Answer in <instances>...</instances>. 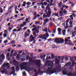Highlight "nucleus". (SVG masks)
<instances>
[{
	"label": "nucleus",
	"mask_w": 76,
	"mask_h": 76,
	"mask_svg": "<svg viewBox=\"0 0 76 76\" xmlns=\"http://www.w3.org/2000/svg\"><path fill=\"white\" fill-rule=\"evenodd\" d=\"M10 55V53L8 52L6 55V57H9Z\"/></svg>",
	"instance_id": "nucleus-40"
},
{
	"label": "nucleus",
	"mask_w": 76,
	"mask_h": 76,
	"mask_svg": "<svg viewBox=\"0 0 76 76\" xmlns=\"http://www.w3.org/2000/svg\"><path fill=\"white\" fill-rule=\"evenodd\" d=\"M24 26L23 25V24H21L20 25V28H22V27Z\"/></svg>",
	"instance_id": "nucleus-46"
},
{
	"label": "nucleus",
	"mask_w": 76,
	"mask_h": 76,
	"mask_svg": "<svg viewBox=\"0 0 76 76\" xmlns=\"http://www.w3.org/2000/svg\"><path fill=\"white\" fill-rule=\"evenodd\" d=\"M68 41H69V40H68V39H66V38H65V42H68Z\"/></svg>",
	"instance_id": "nucleus-44"
},
{
	"label": "nucleus",
	"mask_w": 76,
	"mask_h": 76,
	"mask_svg": "<svg viewBox=\"0 0 76 76\" xmlns=\"http://www.w3.org/2000/svg\"><path fill=\"white\" fill-rule=\"evenodd\" d=\"M13 56H16V53H14L13 54Z\"/></svg>",
	"instance_id": "nucleus-64"
},
{
	"label": "nucleus",
	"mask_w": 76,
	"mask_h": 76,
	"mask_svg": "<svg viewBox=\"0 0 76 76\" xmlns=\"http://www.w3.org/2000/svg\"><path fill=\"white\" fill-rule=\"evenodd\" d=\"M65 60H69V58H67V57H66L65 58Z\"/></svg>",
	"instance_id": "nucleus-63"
},
{
	"label": "nucleus",
	"mask_w": 76,
	"mask_h": 76,
	"mask_svg": "<svg viewBox=\"0 0 76 76\" xmlns=\"http://www.w3.org/2000/svg\"><path fill=\"white\" fill-rule=\"evenodd\" d=\"M41 64V61L40 60H37L35 61V64L36 66H40V64Z\"/></svg>",
	"instance_id": "nucleus-7"
},
{
	"label": "nucleus",
	"mask_w": 76,
	"mask_h": 76,
	"mask_svg": "<svg viewBox=\"0 0 76 76\" xmlns=\"http://www.w3.org/2000/svg\"><path fill=\"white\" fill-rule=\"evenodd\" d=\"M55 63H56V64H58L60 63V62H59V61L58 60L57 58H55Z\"/></svg>",
	"instance_id": "nucleus-12"
},
{
	"label": "nucleus",
	"mask_w": 76,
	"mask_h": 76,
	"mask_svg": "<svg viewBox=\"0 0 76 76\" xmlns=\"http://www.w3.org/2000/svg\"><path fill=\"white\" fill-rule=\"evenodd\" d=\"M48 35H49L48 33H46V34H44L43 36V37H45V36H46L47 38H48L49 36Z\"/></svg>",
	"instance_id": "nucleus-19"
},
{
	"label": "nucleus",
	"mask_w": 76,
	"mask_h": 76,
	"mask_svg": "<svg viewBox=\"0 0 76 76\" xmlns=\"http://www.w3.org/2000/svg\"><path fill=\"white\" fill-rule=\"evenodd\" d=\"M55 4H53V3H52V2L50 3V6H55Z\"/></svg>",
	"instance_id": "nucleus-51"
},
{
	"label": "nucleus",
	"mask_w": 76,
	"mask_h": 76,
	"mask_svg": "<svg viewBox=\"0 0 76 76\" xmlns=\"http://www.w3.org/2000/svg\"><path fill=\"white\" fill-rule=\"evenodd\" d=\"M63 3H62V2H60L59 3H58V7L59 8H61V5Z\"/></svg>",
	"instance_id": "nucleus-18"
},
{
	"label": "nucleus",
	"mask_w": 76,
	"mask_h": 76,
	"mask_svg": "<svg viewBox=\"0 0 76 76\" xmlns=\"http://www.w3.org/2000/svg\"><path fill=\"white\" fill-rule=\"evenodd\" d=\"M69 23L70 25H72V24H73V22H72V21H70L69 22Z\"/></svg>",
	"instance_id": "nucleus-50"
},
{
	"label": "nucleus",
	"mask_w": 76,
	"mask_h": 76,
	"mask_svg": "<svg viewBox=\"0 0 76 76\" xmlns=\"http://www.w3.org/2000/svg\"><path fill=\"white\" fill-rule=\"evenodd\" d=\"M50 4H48L46 7V9L45 10V12L43 15V18H49L50 17L51 15V10L50 7Z\"/></svg>",
	"instance_id": "nucleus-1"
},
{
	"label": "nucleus",
	"mask_w": 76,
	"mask_h": 76,
	"mask_svg": "<svg viewBox=\"0 0 76 76\" xmlns=\"http://www.w3.org/2000/svg\"><path fill=\"white\" fill-rule=\"evenodd\" d=\"M9 65V63L4 64L1 68V69L2 70V71H1V72L3 74H4V73H7V70L5 68V67L6 66H8Z\"/></svg>",
	"instance_id": "nucleus-3"
},
{
	"label": "nucleus",
	"mask_w": 76,
	"mask_h": 76,
	"mask_svg": "<svg viewBox=\"0 0 76 76\" xmlns=\"http://www.w3.org/2000/svg\"><path fill=\"white\" fill-rule=\"evenodd\" d=\"M66 6V5H64V6L62 7V8L61 9V11H63V9H64V7H65Z\"/></svg>",
	"instance_id": "nucleus-29"
},
{
	"label": "nucleus",
	"mask_w": 76,
	"mask_h": 76,
	"mask_svg": "<svg viewBox=\"0 0 76 76\" xmlns=\"http://www.w3.org/2000/svg\"><path fill=\"white\" fill-rule=\"evenodd\" d=\"M48 20H49V19L48 18H46L45 20L44 21V22L45 23L47 22H48Z\"/></svg>",
	"instance_id": "nucleus-30"
},
{
	"label": "nucleus",
	"mask_w": 76,
	"mask_h": 76,
	"mask_svg": "<svg viewBox=\"0 0 76 76\" xmlns=\"http://www.w3.org/2000/svg\"><path fill=\"white\" fill-rule=\"evenodd\" d=\"M31 2H28L26 3V4L27 6H29V5H31Z\"/></svg>",
	"instance_id": "nucleus-23"
},
{
	"label": "nucleus",
	"mask_w": 76,
	"mask_h": 76,
	"mask_svg": "<svg viewBox=\"0 0 76 76\" xmlns=\"http://www.w3.org/2000/svg\"><path fill=\"white\" fill-rule=\"evenodd\" d=\"M73 76H76V72H75L73 73Z\"/></svg>",
	"instance_id": "nucleus-57"
},
{
	"label": "nucleus",
	"mask_w": 76,
	"mask_h": 76,
	"mask_svg": "<svg viewBox=\"0 0 76 76\" xmlns=\"http://www.w3.org/2000/svg\"><path fill=\"white\" fill-rule=\"evenodd\" d=\"M15 72V70H13L11 72L10 75H12L13 74H14V73Z\"/></svg>",
	"instance_id": "nucleus-34"
},
{
	"label": "nucleus",
	"mask_w": 76,
	"mask_h": 76,
	"mask_svg": "<svg viewBox=\"0 0 76 76\" xmlns=\"http://www.w3.org/2000/svg\"><path fill=\"white\" fill-rule=\"evenodd\" d=\"M10 43L12 45H13L15 43V40H12L10 42Z\"/></svg>",
	"instance_id": "nucleus-17"
},
{
	"label": "nucleus",
	"mask_w": 76,
	"mask_h": 76,
	"mask_svg": "<svg viewBox=\"0 0 76 76\" xmlns=\"http://www.w3.org/2000/svg\"><path fill=\"white\" fill-rule=\"evenodd\" d=\"M48 70L51 74H53L55 73H58L61 72V66H56L55 68H53L52 67H48Z\"/></svg>",
	"instance_id": "nucleus-2"
},
{
	"label": "nucleus",
	"mask_w": 76,
	"mask_h": 76,
	"mask_svg": "<svg viewBox=\"0 0 76 76\" xmlns=\"http://www.w3.org/2000/svg\"><path fill=\"white\" fill-rule=\"evenodd\" d=\"M51 57L52 59H54L55 58V57L54 56V55L53 54H51Z\"/></svg>",
	"instance_id": "nucleus-28"
},
{
	"label": "nucleus",
	"mask_w": 76,
	"mask_h": 76,
	"mask_svg": "<svg viewBox=\"0 0 76 76\" xmlns=\"http://www.w3.org/2000/svg\"><path fill=\"white\" fill-rule=\"evenodd\" d=\"M61 28H58V35H60V33H61Z\"/></svg>",
	"instance_id": "nucleus-14"
},
{
	"label": "nucleus",
	"mask_w": 76,
	"mask_h": 76,
	"mask_svg": "<svg viewBox=\"0 0 76 76\" xmlns=\"http://www.w3.org/2000/svg\"><path fill=\"white\" fill-rule=\"evenodd\" d=\"M5 58V56L3 54H2L0 56V65L2 64L3 62L1 60H3Z\"/></svg>",
	"instance_id": "nucleus-6"
},
{
	"label": "nucleus",
	"mask_w": 76,
	"mask_h": 76,
	"mask_svg": "<svg viewBox=\"0 0 76 76\" xmlns=\"http://www.w3.org/2000/svg\"><path fill=\"white\" fill-rule=\"evenodd\" d=\"M72 15V16H73V17H74V18H76V15L75 14V13H73Z\"/></svg>",
	"instance_id": "nucleus-47"
},
{
	"label": "nucleus",
	"mask_w": 76,
	"mask_h": 76,
	"mask_svg": "<svg viewBox=\"0 0 76 76\" xmlns=\"http://www.w3.org/2000/svg\"><path fill=\"white\" fill-rule=\"evenodd\" d=\"M19 56H20V55H19V54L17 55L16 56L17 58H19Z\"/></svg>",
	"instance_id": "nucleus-61"
},
{
	"label": "nucleus",
	"mask_w": 76,
	"mask_h": 76,
	"mask_svg": "<svg viewBox=\"0 0 76 76\" xmlns=\"http://www.w3.org/2000/svg\"><path fill=\"white\" fill-rule=\"evenodd\" d=\"M43 38V36L42 35H40L39 36V37L38 38H38H39V39H41V38Z\"/></svg>",
	"instance_id": "nucleus-24"
},
{
	"label": "nucleus",
	"mask_w": 76,
	"mask_h": 76,
	"mask_svg": "<svg viewBox=\"0 0 76 76\" xmlns=\"http://www.w3.org/2000/svg\"><path fill=\"white\" fill-rule=\"evenodd\" d=\"M60 57L61 60H64V56H60Z\"/></svg>",
	"instance_id": "nucleus-38"
},
{
	"label": "nucleus",
	"mask_w": 76,
	"mask_h": 76,
	"mask_svg": "<svg viewBox=\"0 0 76 76\" xmlns=\"http://www.w3.org/2000/svg\"><path fill=\"white\" fill-rule=\"evenodd\" d=\"M20 60L21 61H24L25 60V59L24 58H21Z\"/></svg>",
	"instance_id": "nucleus-43"
},
{
	"label": "nucleus",
	"mask_w": 76,
	"mask_h": 76,
	"mask_svg": "<svg viewBox=\"0 0 76 76\" xmlns=\"http://www.w3.org/2000/svg\"><path fill=\"white\" fill-rule=\"evenodd\" d=\"M39 28H36V30H34V28H33L31 30L32 31H38L39 30Z\"/></svg>",
	"instance_id": "nucleus-26"
},
{
	"label": "nucleus",
	"mask_w": 76,
	"mask_h": 76,
	"mask_svg": "<svg viewBox=\"0 0 76 76\" xmlns=\"http://www.w3.org/2000/svg\"><path fill=\"white\" fill-rule=\"evenodd\" d=\"M40 26H37V27H36L34 28V30H36L37 29V28H39Z\"/></svg>",
	"instance_id": "nucleus-32"
},
{
	"label": "nucleus",
	"mask_w": 76,
	"mask_h": 76,
	"mask_svg": "<svg viewBox=\"0 0 76 76\" xmlns=\"http://www.w3.org/2000/svg\"><path fill=\"white\" fill-rule=\"evenodd\" d=\"M26 69H27L28 72H29L30 71H31V68H28L27 67Z\"/></svg>",
	"instance_id": "nucleus-41"
},
{
	"label": "nucleus",
	"mask_w": 76,
	"mask_h": 76,
	"mask_svg": "<svg viewBox=\"0 0 76 76\" xmlns=\"http://www.w3.org/2000/svg\"><path fill=\"white\" fill-rule=\"evenodd\" d=\"M46 63H48V64H49V63L50 62V60L46 61Z\"/></svg>",
	"instance_id": "nucleus-52"
},
{
	"label": "nucleus",
	"mask_w": 76,
	"mask_h": 76,
	"mask_svg": "<svg viewBox=\"0 0 76 76\" xmlns=\"http://www.w3.org/2000/svg\"><path fill=\"white\" fill-rule=\"evenodd\" d=\"M33 34L34 37H37V35H37V34H36V32H34L33 33Z\"/></svg>",
	"instance_id": "nucleus-20"
},
{
	"label": "nucleus",
	"mask_w": 76,
	"mask_h": 76,
	"mask_svg": "<svg viewBox=\"0 0 76 76\" xmlns=\"http://www.w3.org/2000/svg\"><path fill=\"white\" fill-rule=\"evenodd\" d=\"M4 33H6V34H7V33H9V32H8V31H7V30H4Z\"/></svg>",
	"instance_id": "nucleus-45"
},
{
	"label": "nucleus",
	"mask_w": 76,
	"mask_h": 76,
	"mask_svg": "<svg viewBox=\"0 0 76 76\" xmlns=\"http://www.w3.org/2000/svg\"><path fill=\"white\" fill-rule=\"evenodd\" d=\"M68 75H69V76H73V74L72 72H69Z\"/></svg>",
	"instance_id": "nucleus-37"
},
{
	"label": "nucleus",
	"mask_w": 76,
	"mask_h": 76,
	"mask_svg": "<svg viewBox=\"0 0 76 76\" xmlns=\"http://www.w3.org/2000/svg\"><path fill=\"white\" fill-rule=\"evenodd\" d=\"M7 58L8 59V61H10V57H7Z\"/></svg>",
	"instance_id": "nucleus-49"
},
{
	"label": "nucleus",
	"mask_w": 76,
	"mask_h": 76,
	"mask_svg": "<svg viewBox=\"0 0 76 76\" xmlns=\"http://www.w3.org/2000/svg\"><path fill=\"white\" fill-rule=\"evenodd\" d=\"M28 65V64L26 62H24L20 64V66L21 68L26 69L27 68V66Z\"/></svg>",
	"instance_id": "nucleus-5"
},
{
	"label": "nucleus",
	"mask_w": 76,
	"mask_h": 76,
	"mask_svg": "<svg viewBox=\"0 0 76 76\" xmlns=\"http://www.w3.org/2000/svg\"><path fill=\"white\" fill-rule=\"evenodd\" d=\"M29 34L28 33V34H27V33H26V32H25V35H24V38H27L26 36L28 37V36H29Z\"/></svg>",
	"instance_id": "nucleus-13"
},
{
	"label": "nucleus",
	"mask_w": 76,
	"mask_h": 76,
	"mask_svg": "<svg viewBox=\"0 0 76 76\" xmlns=\"http://www.w3.org/2000/svg\"><path fill=\"white\" fill-rule=\"evenodd\" d=\"M54 15L55 16H58V13H56V12L54 13Z\"/></svg>",
	"instance_id": "nucleus-36"
},
{
	"label": "nucleus",
	"mask_w": 76,
	"mask_h": 76,
	"mask_svg": "<svg viewBox=\"0 0 76 76\" xmlns=\"http://www.w3.org/2000/svg\"><path fill=\"white\" fill-rule=\"evenodd\" d=\"M66 73H67V71L66 69H64V70L62 71V73L64 75H67V74H66Z\"/></svg>",
	"instance_id": "nucleus-9"
},
{
	"label": "nucleus",
	"mask_w": 76,
	"mask_h": 76,
	"mask_svg": "<svg viewBox=\"0 0 76 76\" xmlns=\"http://www.w3.org/2000/svg\"><path fill=\"white\" fill-rule=\"evenodd\" d=\"M54 65L53 62L51 61L49 62V63L48 64V66H50V67H52V66H53V65Z\"/></svg>",
	"instance_id": "nucleus-10"
},
{
	"label": "nucleus",
	"mask_w": 76,
	"mask_h": 76,
	"mask_svg": "<svg viewBox=\"0 0 76 76\" xmlns=\"http://www.w3.org/2000/svg\"><path fill=\"white\" fill-rule=\"evenodd\" d=\"M34 38H35V37H33V35H31L30 37L29 38V39L31 40V42H32V41H34Z\"/></svg>",
	"instance_id": "nucleus-8"
},
{
	"label": "nucleus",
	"mask_w": 76,
	"mask_h": 76,
	"mask_svg": "<svg viewBox=\"0 0 76 76\" xmlns=\"http://www.w3.org/2000/svg\"><path fill=\"white\" fill-rule=\"evenodd\" d=\"M0 12L1 13H2L3 12V8H1V9L0 10Z\"/></svg>",
	"instance_id": "nucleus-54"
},
{
	"label": "nucleus",
	"mask_w": 76,
	"mask_h": 76,
	"mask_svg": "<svg viewBox=\"0 0 76 76\" xmlns=\"http://www.w3.org/2000/svg\"><path fill=\"white\" fill-rule=\"evenodd\" d=\"M13 7V5H12L10 7H8V9H12Z\"/></svg>",
	"instance_id": "nucleus-31"
},
{
	"label": "nucleus",
	"mask_w": 76,
	"mask_h": 76,
	"mask_svg": "<svg viewBox=\"0 0 76 76\" xmlns=\"http://www.w3.org/2000/svg\"><path fill=\"white\" fill-rule=\"evenodd\" d=\"M11 68L12 70H15V67L14 66H12Z\"/></svg>",
	"instance_id": "nucleus-55"
},
{
	"label": "nucleus",
	"mask_w": 76,
	"mask_h": 76,
	"mask_svg": "<svg viewBox=\"0 0 76 76\" xmlns=\"http://www.w3.org/2000/svg\"><path fill=\"white\" fill-rule=\"evenodd\" d=\"M39 22H38V21H37L35 23V25H37V24H39Z\"/></svg>",
	"instance_id": "nucleus-58"
},
{
	"label": "nucleus",
	"mask_w": 76,
	"mask_h": 76,
	"mask_svg": "<svg viewBox=\"0 0 76 76\" xmlns=\"http://www.w3.org/2000/svg\"><path fill=\"white\" fill-rule=\"evenodd\" d=\"M54 42H56V44H62L64 43V39H61L60 40V39L59 38H56L55 39V40Z\"/></svg>",
	"instance_id": "nucleus-4"
},
{
	"label": "nucleus",
	"mask_w": 76,
	"mask_h": 76,
	"mask_svg": "<svg viewBox=\"0 0 76 76\" xmlns=\"http://www.w3.org/2000/svg\"><path fill=\"white\" fill-rule=\"evenodd\" d=\"M53 25V23L50 22V26H51Z\"/></svg>",
	"instance_id": "nucleus-62"
},
{
	"label": "nucleus",
	"mask_w": 76,
	"mask_h": 76,
	"mask_svg": "<svg viewBox=\"0 0 76 76\" xmlns=\"http://www.w3.org/2000/svg\"><path fill=\"white\" fill-rule=\"evenodd\" d=\"M68 45H74L73 43L71 42H68Z\"/></svg>",
	"instance_id": "nucleus-25"
},
{
	"label": "nucleus",
	"mask_w": 76,
	"mask_h": 76,
	"mask_svg": "<svg viewBox=\"0 0 76 76\" xmlns=\"http://www.w3.org/2000/svg\"><path fill=\"white\" fill-rule=\"evenodd\" d=\"M3 37L5 38L6 37H7V34H6V33L4 34Z\"/></svg>",
	"instance_id": "nucleus-39"
},
{
	"label": "nucleus",
	"mask_w": 76,
	"mask_h": 76,
	"mask_svg": "<svg viewBox=\"0 0 76 76\" xmlns=\"http://www.w3.org/2000/svg\"><path fill=\"white\" fill-rule=\"evenodd\" d=\"M66 10H64L63 12L64 13V14H66V13H67V11H65Z\"/></svg>",
	"instance_id": "nucleus-48"
},
{
	"label": "nucleus",
	"mask_w": 76,
	"mask_h": 76,
	"mask_svg": "<svg viewBox=\"0 0 76 76\" xmlns=\"http://www.w3.org/2000/svg\"><path fill=\"white\" fill-rule=\"evenodd\" d=\"M26 2L25 1L23 2V4H22V6L23 7H25V6H26Z\"/></svg>",
	"instance_id": "nucleus-22"
},
{
	"label": "nucleus",
	"mask_w": 76,
	"mask_h": 76,
	"mask_svg": "<svg viewBox=\"0 0 76 76\" xmlns=\"http://www.w3.org/2000/svg\"><path fill=\"white\" fill-rule=\"evenodd\" d=\"M42 39H44V40H46L47 39V37H44L42 38H41Z\"/></svg>",
	"instance_id": "nucleus-33"
},
{
	"label": "nucleus",
	"mask_w": 76,
	"mask_h": 76,
	"mask_svg": "<svg viewBox=\"0 0 76 76\" xmlns=\"http://www.w3.org/2000/svg\"><path fill=\"white\" fill-rule=\"evenodd\" d=\"M38 72L37 73H35L34 74V75L35 76H38V75L39 73H41V72H40V70H41V68H38Z\"/></svg>",
	"instance_id": "nucleus-11"
},
{
	"label": "nucleus",
	"mask_w": 76,
	"mask_h": 76,
	"mask_svg": "<svg viewBox=\"0 0 76 76\" xmlns=\"http://www.w3.org/2000/svg\"><path fill=\"white\" fill-rule=\"evenodd\" d=\"M20 69L19 68V66L17 65L16 66V70L17 71H18Z\"/></svg>",
	"instance_id": "nucleus-16"
},
{
	"label": "nucleus",
	"mask_w": 76,
	"mask_h": 76,
	"mask_svg": "<svg viewBox=\"0 0 76 76\" xmlns=\"http://www.w3.org/2000/svg\"><path fill=\"white\" fill-rule=\"evenodd\" d=\"M32 59H30L28 62V64H29L30 65L31 64V63H32Z\"/></svg>",
	"instance_id": "nucleus-21"
},
{
	"label": "nucleus",
	"mask_w": 76,
	"mask_h": 76,
	"mask_svg": "<svg viewBox=\"0 0 76 76\" xmlns=\"http://www.w3.org/2000/svg\"><path fill=\"white\" fill-rule=\"evenodd\" d=\"M26 23H27V22H24L23 23V25L24 26H25V25H26Z\"/></svg>",
	"instance_id": "nucleus-35"
},
{
	"label": "nucleus",
	"mask_w": 76,
	"mask_h": 76,
	"mask_svg": "<svg viewBox=\"0 0 76 76\" xmlns=\"http://www.w3.org/2000/svg\"><path fill=\"white\" fill-rule=\"evenodd\" d=\"M6 67L7 69H8V70H9V69H10V66H6Z\"/></svg>",
	"instance_id": "nucleus-27"
},
{
	"label": "nucleus",
	"mask_w": 76,
	"mask_h": 76,
	"mask_svg": "<svg viewBox=\"0 0 76 76\" xmlns=\"http://www.w3.org/2000/svg\"><path fill=\"white\" fill-rule=\"evenodd\" d=\"M22 29V28H18V30H17V31H21V30Z\"/></svg>",
	"instance_id": "nucleus-53"
},
{
	"label": "nucleus",
	"mask_w": 76,
	"mask_h": 76,
	"mask_svg": "<svg viewBox=\"0 0 76 76\" xmlns=\"http://www.w3.org/2000/svg\"><path fill=\"white\" fill-rule=\"evenodd\" d=\"M72 65H74V64H75V61H73L72 63Z\"/></svg>",
	"instance_id": "nucleus-59"
},
{
	"label": "nucleus",
	"mask_w": 76,
	"mask_h": 76,
	"mask_svg": "<svg viewBox=\"0 0 76 76\" xmlns=\"http://www.w3.org/2000/svg\"><path fill=\"white\" fill-rule=\"evenodd\" d=\"M43 31H44V32H46L47 33H48V31H47V29H45Z\"/></svg>",
	"instance_id": "nucleus-56"
},
{
	"label": "nucleus",
	"mask_w": 76,
	"mask_h": 76,
	"mask_svg": "<svg viewBox=\"0 0 76 76\" xmlns=\"http://www.w3.org/2000/svg\"><path fill=\"white\" fill-rule=\"evenodd\" d=\"M43 4L44 5H45V6H46V5H47V4H48V3L46 2H43Z\"/></svg>",
	"instance_id": "nucleus-42"
},
{
	"label": "nucleus",
	"mask_w": 76,
	"mask_h": 76,
	"mask_svg": "<svg viewBox=\"0 0 76 76\" xmlns=\"http://www.w3.org/2000/svg\"><path fill=\"white\" fill-rule=\"evenodd\" d=\"M71 64H72L71 62H67L66 64H65V66H70Z\"/></svg>",
	"instance_id": "nucleus-15"
},
{
	"label": "nucleus",
	"mask_w": 76,
	"mask_h": 76,
	"mask_svg": "<svg viewBox=\"0 0 76 76\" xmlns=\"http://www.w3.org/2000/svg\"><path fill=\"white\" fill-rule=\"evenodd\" d=\"M16 29H14L12 31V32H16Z\"/></svg>",
	"instance_id": "nucleus-60"
}]
</instances>
